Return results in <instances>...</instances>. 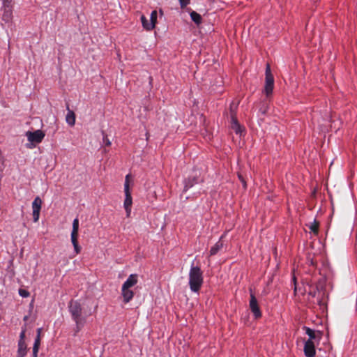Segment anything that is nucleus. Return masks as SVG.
Here are the masks:
<instances>
[{"label":"nucleus","mask_w":357,"mask_h":357,"mask_svg":"<svg viewBox=\"0 0 357 357\" xmlns=\"http://www.w3.org/2000/svg\"><path fill=\"white\" fill-rule=\"evenodd\" d=\"M222 243L219 241H218L210 250V255H215L218 253V252L222 248Z\"/></svg>","instance_id":"nucleus-15"},{"label":"nucleus","mask_w":357,"mask_h":357,"mask_svg":"<svg viewBox=\"0 0 357 357\" xmlns=\"http://www.w3.org/2000/svg\"><path fill=\"white\" fill-rule=\"evenodd\" d=\"M179 1L180 6L182 8H185L190 3V0H178Z\"/></svg>","instance_id":"nucleus-28"},{"label":"nucleus","mask_w":357,"mask_h":357,"mask_svg":"<svg viewBox=\"0 0 357 357\" xmlns=\"http://www.w3.org/2000/svg\"><path fill=\"white\" fill-rule=\"evenodd\" d=\"M190 17H191V20L197 25L202 23V16L197 12L192 11L190 13Z\"/></svg>","instance_id":"nucleus-16"},{"label":"nucleus","mask_w":357,"mask_h":357,"mask_svg":"<svg viewBox=\"0 0 357 357\" xmlns=\"http://www.w3.org/2000/svg\"><path fill=\"white\" fill-rule=\"evenodd\" d=\"M69 311L73 319L75 322L77 331H79L85 324V319L82 318V308L77 301H71L69 304Z\"/></svg>","instance_id":"nucleus-3"},{"label":"nucleus","mask_w":357,"mask_h":357,"mask_svg":"<svg viewBox=\"0 0 357 357\" xmlns=\"http://www.w3.org/2000/svg\"><path fill=\"white\" fill-rule=\"evenodd\" d=\"M141 22L142 24V26L146 31H151L154 29V24L153 22H150L144 15L141 16Z\"/></svg>","instance_id":"nucleus-14"},{"label":"nucleus","mask_w":357,"mask_h":357,"mask_svg":"<svg viewBox=\"0 0 357 357\" xmlns=\"http://www.w3.org/2000/svg\"><path fill=\"white\" fill-rule=\"evenodd\" d=\"M304 353L307 357H314L315 356L314 342L306 341L305 342Z\"/></svg>","instance_id":"nucleus-10"},{"label":"nucleus","mask_w":357,"mask_h":357,"mask_svg":"<svg viewBox=\"0 0 357 357\" xmlns=\"http://www.w3.org/2000/svg\"><path fill=\"white\" fill-rule=\"evenodd\" d=\"M13 7H1L2 16L1 20L6 24H10L13 21Z\"/></svg>","instance_id":"nucleus-9"},{"label":"nucleus","mask_w":357,"mask_h":357,"mask_svg":"<svg viewBox=\"0 0 357 357\" xmlns=\"http://www.w3.org/2000/svg\"><path fill=\"white\" fill-rule=\"evenodd\" d=\"M18 293L22 298H27L30 295L29 292L24 289H20Z\"/></svg>","instance_id":"nucleus-24"},{"label":"nucleus","mask_w":357,"mask_h":357,"mask_svg":"<svg viewBox=\"0 0 357 357\" xmlns=\"http://www.w3.org/2000/svg\"><path fill=\"white\" fill-rule=\"evenodd\" d=\"M160 13L161 15H162V11L161 10H160Z\"/></svg>","instance_id":"nucleus-34"},{"label":"nucleus","mask_w":357,"mask_h":357,"mask_svg":"<svg viewBox=\"0 0 357 357\" xmlns=\"http://www.w3.org/2000/svg\"><path fill=\"white\" fill-rule=\"evenodd\" d=\"M250 308L256 319L261 317V312L259 307L257 301L252 294H250Z\"/></svg>","instance_id":"nucleus-8"},{"label":"nucleus","mask_w":357,"mask_h":357,"mask_svg":"<svg viewBox=\"0 0 357 357\" xmlns=\"http://www.w3.org/2000/svg\"><path fill=\"white\" fill-rule=\"evenodd\" d=\"M104 142H105L106 146H110L111 145V142H110V141L108 139H105Z\"/></svg>","instance_id":"nucleus-31"},{"label":"nucleus","mask_w":357,"mask_h":357,"mask_svg":"<svg viewBox=\"0 0 357 357\" xmlns=\"http://www.w3.org/2000/svg\"><path fill=\"white\" fill-rule=\"evenodd\" d=\"M203 284V275L199 266L192 263L189 271V285L192 291L197 292Z\"/></svg>","instance_id":"nucleus-2"},{"label":"nucleus","mask_w":357,"mask_h":357,"mask_svg":"<svg viewBox=\"0 0 357 357\" xmlns=\"http://www.w3.org/2000/svg\"><path fill=\"white\" fill-rule=\"evenodd\" d=\"M73 247H74V250H75V253L77 255L79 254L80 252V251H81V248L79 245V244L74 245Z\"/></svg>","instance_id":"nucleus-30"},{"label":"nucleus","mask_w":357,"mask_h":357,"mask_svg":"<svg viewBox=\"0 0 357 357\" xmlns=\"http://www.w3.org/2000/svg\"><path fill=\"white\" fill-rule=\"evenodd\" d=\"M319 222L316 220H314L313 222H311L309 225V229L313 232L314 234H317L318 232Z\"/></svg>","instance_id":"nucleus-19"},{"label":"nucleus","mask_w":357,"mask_h":357,"mask_svg":"<svg viewBox=\"0 0 357 357\" xmlns=\"http://www.w3.org/2000/svg\"><path fill=\"white\" fill-rule=\"evenodd\" d=\"M25 333H26V329L25 328H23L20 334V340L18 341V342H25L24 341V338H25Z\"/></svg>","instance_id":"nucleus-27"},{"label":"nucleus","mask_w":357,"mask_h":357,"mask_svg":"<svg viewBox=\"0 0 357 357\" xmlns=\"http://www.w3.org/2000/svg\"><path fill=\"white\" fill-rule=\"evenodd\" d=\"M27 353V347L25 342L17 344V357H24Z\"/></svg>","instance_id":"nucleus-11"},{"label":"nucleus","mask_w":357,"mask_h":357,"mask_svg":"<svg viewBox=\"0 0 357 357\" xmlns=\"http://www.w3.org/2000/svg\"><path fill=\"white\" fill-rule=\"evenodd\" d=\"M42 329L40 328L37 329V335L34 341L33 345H36L40 347V333H41Z\"/></svg>","instance_id":"nucleus-21"},{"label":"nucleus","mask_w":357,"mask_h":357,"mask_svg":"<svg viewBox=\"0 0 357 357\" xmlns=\"http://www.w3.org/2000/svg\"><path fill=\"white\" fill-rule=\"evenodd\" d=\"M274 79L271 74V68L269 64L266 65V79L264 86V92L267 96H270L273 90Z\"/></svg>","instance_id":"nucleus-4"},{"label":"nucleus","mask_w":357,"mask_h":357,"mask_svg":"<svg viewBox=\"0 0 357 357\" xmlns=\"http://www.w3.org/2000/svg\"><path fill=\"white\" fill-rule=\"evenodd\" d=\"M157 17L158 13L156 10H153L151 13L150 16V22H153L154 24V27L155 26L156 22H157Z\"/></svg>","instance_id":"nucleus-22"},{"label":"nucleus","mask_w":357,"mask_h":357,"mask_svg":"<svg viewBox=\"0 0 357 357\" xmlns=\"http://www.w3.org/2000/svg\"><path fill=\"white\" fill-rule=\"evenodd\" d=\"M138 282V275L130 274L121 287V296L125 303H129L134 297V287Z\"/></svg>","instance_id":"nucleus-1"},{"label":"nucleus","mask_w":357,"mask_h":357,"mask_svg":"<svg viewBox=\"0 0 357 357\" xmlns=\"http://www.w3.org/2000/svg\"><path fill=\"white\" fill-rule=\"evenodd\" d=\"M305 330L306 334L309 336V339L307 341L314 342L317 339V335L315 331L308 327H305Z\"/></svg>","instance_id":"nucleus-17"},{"label":"nucleus","mask_w":357,"mask_h":357,"mask_svg":"<svg viewBox=\"0 0 357 357\" xmlns=\"http://www.w3.org/2000/svg\"><path fill=\"white\" fill-rule=\"evenodd\" d=\"M77 236H78V234H70V239H71L73 245L78 244Z\"/></svg>","instance_id":"nucleus-26"},{"label":"nucleus","mask_w":357,"mask_h":357,"mask_svg":"<svg viewBox=\"0 0 357 357\" xmlns=\"http://www.w3.org/2000/svg\"><path fill=\"white\" fill-rule=\"evenodd\" d=\"M42 206V200L36 197L32 202L33 218L35 222H38L40 217V211Z\"/></svg>","instance_id":"nucleus-6"},{"label":"nucleus","mask_w":357,"mask_h":357,"mask_svg":"<svg viewBox=\"0 0 357 357\" xmlns=\"http://www.w3.org/2000/svg\"><path fill=\"white\" fill-rule=\"evenodd\" d=\"M67 109L68 112L66 116V121L69 126H73L75 124V114L74 112L69 109L68 107Z\"/></svg>","instance_id":"nucleus-12"},{"label":"nucleus","mask_w":357,"mask_h":357,"mask_svg":"<svg viewBox=\"0 0 357 357\" xmlns=\"http://www.w3.org/2000/svg\"><path fill=\"white\" fill-rule=\"evenodd\" d=\"M79 230V220L75 218L73 222V229L71 234H78Z\"/></svg>","instance_id":"nucleus-20"},{"label":"nucleus","mask_w":357,"mask_h":357,"mask_svg":"<svg viewBox=\"0 0 357 357\" xmlns=\"http://www.w3.org/2000/svg\"><path fill=\"white\" fill-rule=\"evenodd\" d=\"M130 175L127 174L125 178L124 191H126V188L128 190H130Z\"/></svg>","instance_id":"nucleus-23"},{"label":"nucleus","mask_w":357,"mask_h":357,"mask_svg":"<svg viewBox=\"0 0 357 357\" xmlns=\"http://www.w3.org/2000/svg\"><path fill=\"white\" fill-rule=\"evenodd\" d=\"M13 7V0H2V7Z\"/></svg>","instance_id":"nucleus-25"},{"label":"nucleus","mask_w":357,"mask_h":357,"mask_svg":"<svg viewBox=\"0 0 357 357\" xmlns=\"http://www.w3.org/2000/svg\"><path fill=\"white\" fill-rule=\"evenodd\" d=\"M231 128L236 132V134L241 135L243 130L238 123L237 119L234 117V115L231 116Z\"/></svg>","instance_id":"nucleus-13"},{"label":"nucleus","mask_w":357,"mask_h":357,"mask_svg":"<svg viewBox=\"0 0 357 357\" xmlns=\"http://www.w3.org/2000/svg\"><path fill=\"white\" fill-rule=\"evenodd\" d=\"M125 193V199L123 202V207L126 212L127 217H129L131 213V206L132 204V199L131 196L130 190L126 189L124 191Z\"/></svg>","instance_id":"nucleus-7"},{"label":"nucleus","mask_w":357,"mask_h":357,"mask_svg":"<svg viewBox=\"0 0 357 357\" xmlns=\"http://www.w3.org/2000/svg\"><path fill=\"white\" fill-rule=\"evenodd\" d=\"M197 183V181L195 179V178H193L192 180L190 178L185 180L184 190H188L189 188L192 187L195 183Z\"/></svg>","instance_id":"nucleus-18"},{"label":"nucleus","mask_w":357,"mask_h":357,"mask_svg":"<svg viewBox=\"0 0 357 357\" xmlns=\"http://www.w3.org/2000/svg\"><path fill=\"white\" fill-rule=\"evenodd\" d=\"M38 350H39V347H38L36 345L33 346V357L38 356Z\"/></svg>","instance_id":"nucleus-29"},{"label":"nucleus","mask_w":357,"mask_h":357,"mask_svg":"<svg viewBox=\"0 0 357 357\" xmlns=\"http://www.w3.org/2000/svg\"><path fill=\"white\" fill-rule=\"evenodd\" d=\"M259 111H260L263 114H264L266 113V108H263V109L261 108V109H260V110H259Z\"/></svg>","instance_id":"nucleus-32"},{"label":"nucleus","mask_w":357,"mask_h":357,"mask_svg":"<svg viewBox=\"0 0 357 357\" xmlns=\"http://www.w3.org/2000/svg\"><path fill=\"white\" fill-rule=\"evenodd\" d=\"M239 178H240V179H241V181H242V183H243V187H244V188H245V181H244L243 178H241V177L240 176H239Z\"/></svg>","instance_id":"nucleus-33"},{"label":"nucleus","mask_w":357,"mask_h":357,"mask_svg":"<svg viewBox=\"0 0 357 357\" xmlns=\"http://www.w3.org/2000/svg\"><path fill=\"white\" fill-rule=\"evenodd\" d=\"M26 136L31 143L38 144L43 139L45 134L41 130H37L34 132H26Z\"/></svg>","instance_id":"nucleus-5"}]
</instances>
